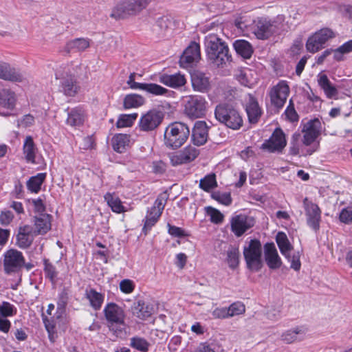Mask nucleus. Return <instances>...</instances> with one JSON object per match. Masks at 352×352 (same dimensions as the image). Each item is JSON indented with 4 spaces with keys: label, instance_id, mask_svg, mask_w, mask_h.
<instances>
[{
    "label": "nucleus",
    "instance_id": "15",
    "mask_svg": "<svg viewBox=\"0 0 352 352\" xmlns=\"http://www.w3.org/2000/svg\"><path fill=\"white\" fill-rule=\"evenodd\" d=\"M289 94V87L287 83L284 81H280L276 85L274 86L270 92V96L271 102L276 108H282Z\"/></svg>",
    "mask_w": 352,
    "mask_h": 352
},
{
    "label": "nucleus",
    "instance_id": "49",
    "mask_svg": "<svg viewBox=\"0 0 352 352\" xmlns=\"http://www.w3.org/2000/svg\"><path fill=\"white\" fill-rule=\"evenodd\" d=\"M212 198L225 206H230L232 199L230 192H214L212 194Z\"/></svg>",
    "mask_w": 352,
    "mask_h": 352
},
{
    "label": "nucleus",
    "instance_id": "22",
    "mask_svg": "<svg viewBox=\"0 0 352 352\" xmlns=\"http://www.w3.org/2000/svg\"><path fill=\"white\" fill-rule=\"evenodd\" d=\"M0 79L12 82H22L23 76L9 63L0 62Z\"/></svg>",
    "mask_w": 352,
    "mask_h": 352
},
{
    "label": "nucleus",
    "instance_id": "44",
    "mask_svg": "<svg viewBox=\"0 0 352 352\" xmlns=\"http://www.w3.org/2000/svg\"><path fill=\"white\" fill-rule=\"evenodd\" d=\"M161 214L162 213L160 212L155 211L151 208V210L148 211V214L146 217V221L143 228V232L145 234H146L147 231L149 230L152 226H153L157 223Z\"/></svg>",
    "mask_w": 352,
    "mask_h": 352
},
{
    "label": "nucleus",
    "instance_id": "7",
    "mask_svg": "<svg viewBox=\"0 0 352 352\" xmlns=\"http://www.w3.org/2000/svg\"><path fill=\"white\" fill-rule=\"evenodd\" d=\"M207 111V102L201 96H188L184 98V113L194 120L204 117Z\"/></svg>",
    "mask_w": 352,
    "mask_h": 352
},
{
    "label": "nucleus",
    "instance_id": "33",
    "mask_svg": "<svg viewBox=\"0 0 352 352\" xmlns=\"http://www.w3.org/2000/svg\"><path fill=\"white\" fill-rule=\"evenodd\" d=\"M130 135L127 134H117L112 138V146L115 151L124 153L129 146Z\"/></svg>",
    "mask_w": 352,
    "mask_h": 352
},
{
    "label": "nucleus",
    "instance_id": "63",
    "mask_svg": "<svg viewBox=\"0 0 352 352\" xmlns=\"http://www.w3.org/2000/svg\"><path fill=\"white\" fill-rule=\"evenodd\" d=\"M34 117L30 114H27L24 116L20 121H19L18 124L26 128L32 126L34 124Z\"/></svg>",
    "mask_w": 352,
    "mask_h": 352
},
{
    "label": "nucleus",
    "instance_id": "8",
    "mask_svg": "<svg viewBox=\"0 0 352 352\" xmlns=\"http://www.w3.org/2000/svg\"><path fill=\"white\" fill-rule=\"evenodd\" d=\"M151 2V0H120L116 10L122 16H134L146 10Z\"/></svg>",
    "mask_w": 352,
    "mask_h": 352
},
{
    "label": "nucleus",
    "instance_id": "34",
    "mask_svg": "<svg viewBox=\"0 0 352 352\" xmlns=\"http://www.w3.org/2000/svg\"><path fill=\"white\" fill-rule=\"evenodd\" d=\"M276 241L280 253L285 256L287 259L290 260V252L293 246L289 243L287 235L283 232H279L276 236Z\"/></svg>",
    "mask_w": 352,
    "mask_h": 352
},
{
    "label": "nucleus",
    "instance_id": "47",
    "mask_svg": "<svg viewBox=\"0 0 352 352\" xmlns=\"http://www.w3.org/2000/svg\"><path fill=\"white\" fill-rule=\"evenodd\" d=\"M138 117V113L121 115L116 122L118 128L128 127L132 126Z\"/></svg>",
    "mask_w": 352,
    "mask_h": 352
},
{
    "label": "nucleus",
    "instance_id": "53",
    "mask_svg": "<svg viewBox=\"0 0 352 352\" xmlns=\"http://www.w3.org/2000/svg\"><path fill=\"white\" fill-rule=\"evenodd\" d=\"M44 272L47 278H48L52 283H55L56 278L57 276V272L55 267L47 259L44 260Z\"/></svg>",
    "mask_w": 352,
    "mask_h": 352
},
{
    "label": "nucleus",
    "instance_id": "48",
    "mask_svg": "<svg viewBox=\"0 0 352 352\" xmlns=\"http://www.w3.org/2000/svg\"><path fill=\"white\" fill-rule=\"evenodd\" d=\"M217 186L216 177L214 174H210L200 180L199 187L204 190L208 192Z\"/></svg>",
    "mask_w": 352,
    "mask_h": 352
},
{
    "label": "nucleus",
    "instance_id": "50",
    "mask_svg": "<svg viewBox=\"0 0 352 352\" xmlns=\"http://www.w3.org/2000/svg\"><path fill=\"white\" fill-rule=\"evenodd\" d=\"M228 312L230 318L236 316L241 315L245 311V307L243 303L241 302H235L232 303L228 307Z\"/></svg>",
    "mask_w": 352,
    "mask_h": 352
},
{
    "label": "nucleus",
    "instance_id": "35",
    "mask_svg": "<svg viewBox=\"0 0 352 352\" xmlns=\"http://www.w3.org/2000/svg\"><path fill=\"white\" fill-rule=\"evenodd\" d=\"M46 174L40 173L36 175L31 177L27 182V187L32 192L37 193L41 190V186L44 182Z\"/></svg>",
    "mask_w": 352,
    "mask_h": 352
},
{
    "label": "nucleus",
    "instance_id": "20",
    "mask_svg": "<svg viewBox=\"0 0 352 352\" xmlns=\"http://www.w3.org/2000/svg\"><path fill=\"white\" fill-rule=\"evenodd\" d=\"M208 138V127L204 121L195 122L192 133V140L195 145H204Z\"/></svg>",
    "mask_w": 352,
    "mask_h": 352
},
{
    "label": "nucleus",
    "instance_id": "31",
    "mask_svg": "<svg viewBox=\"0 0 352 352\" xmlns=\"http://www.w3.org/2000/svg\"><path fill=\"white\" fill-rule=\"evenodd\" d=\"M233 47L236 54L245 59L250 58L254 52L250 43L243 39L236 40L233 43Z\"/></svg>",
    "mask_w": 352,
    "mask_h": 352
},
{
    "label": "nucleus",
    "instance_id": "3",
    "mask_svg": "<svg viewBox=\"0 0 352 352\" xmlns=\"http://www.w3.org/2000/svg\"><path fill=\"white\" fill-rule=\"evenodd\" d=\"M190 129L187 124L175 122L169 124L164 134V144L170 149L180 148L188 140Z\"/></svg>",
    "mask_w": 352,
    "mask_h": 352
},
{
    "label": "nucleus",
    "instance_id": "60",
    "mask_svg": "<svg viewBox=\"0 0 352 352\" xmlns=\"http://www.w3.org/2000/svg\"><path fill=\"white\" fill-rule=\"evenodd\" d=\"M214 318L225 319L230 318L228 307H217L212 312Z\"/></svg>",
    "mask_w": 352,
    "mask_h": 352
},
{
    "label": "nucleus",
    "instance_id": "21",
    "mask_svg": "<svg viewBox=\"0 0 352 352\" xmlns=\"http://www.w3.org/2000/svg\"><path fill=\"white\" fill-rule=\"evenodd\" d=\"M303 146L301 133H294L291 139L289 153L292 155H297L301 153L302 155H310L316 151V148H309L304 151L302 148Z\"/></svg>",
    "mask_w": 352,
    "mask_h": 352
},
{
    "label": "nucleus",
    "instance_id": "23",
    "mask_svg": "<svg viewBox=\"0 0 352 352\" xmlns=\"http://www.w3.org/2000/svg\"><path fill=\"white\" fill-rule=\"evenodd\" d=\"M252 226L248 222V218L245 215H236L231 220V230L237 236H241Z\"/></svg>",
    "mask_w": 352,
    "mask_h": 352
},
{
    "label": "nucleus",
    "instance_id": "17",
    "mask_svg": "<svg viewBox=\"0 0 352 352\" xmlns=\"http://www.w3.org/2000/svg\"><path fill=\"white\" fill-rule=\"evenodd\" d=\"M201 58L200 46L196 42H191L180 57L179 63L183 67H190Z\"/></svg>",
    "mask_w": 352,
    "mask_h": 352
},
{
    "label": "nucleus",
    "instance_id": "26",
    "mask_svg": "<svg viewBox=\"0 0 352 352\" xmlns=\"http://www.w3.org/2000/svg\"><path fill=\"white\" fill-rule=\"evenodd\" d=\"M52 216L48 214H41L35 217L34 232L37 234H45L51 229Z\"/></svg>",
    "mask_w": 352,
    "mask_h": 352
},
{
    "label": "nucleus",
    "instance_id": "4",
    "mask_svg": "<svg viewBox=\"0 0 352 352\" xmlns=\"http://www.w3.org/2000/svg\"><path fill=\"white\" fill-rule=\"evenodd\" d=\"M214 116L220 123L233 130H238L243 125L239 112L230 104H218L214 109Z\"/></svg>",
    "mask_w": 352,
    "mask_h": 352
},
{
    "label": "nucleus",
    "instance_id": "40",
    "mask_svg": "<svg viewBox=\"0 0 352 352\" xmlns=\"http://www.w3.org/2000/svg\"><path fill=\"white\" fill-rule=\"evenodd\" d=\"M141 90L153 96H164L168 90L155 83H144Z\"/></svg>",
    "mask_w": 352,
    "mask_h": 352
},
{
    "label": "nucleus",
    "instance_id": "43",
    "mask_svg": "<svg viewBox=\"0 0 352 352\" xmlns=\"http://www.w3.org/2000/svg\"><path fill=\"white\" fill-rule=\"evenodd\" d=\"M104 197L109 206L111 207L113 212L120 213L124 211V206L122 205V203L118 197H114L113 195L109 192L107 193Z\"/></svg>",
    "mask_w": 352,
    "mask_h": 352
},
{
    "label": "nucleus",
    "instance_id": "13",
    "mask_svg": "<svg viewBox=\"0 0 352 352\" xmlns=\"http://www.w3.org/2000/svg\"><path fill=\"white\" fill-rule=\"evenodd\" d=\"M199 155V151L192 146H187L182 150L169 154L172 166H177L194 161Z\"/></svg>",
    "mask_w": 352,
    "mask_h": 352
},
{
    "label": "nucleus",
    "instance_id": "46",
    "mask_svg": "<svg viewBox=\"0 0 352 352\" xmlns=\"http://www.w3.org/2000/svg\"><path fill=\"white\" fill-rule=\"evenodd\" d=\"M227 262L232 269L236 268L239 262V251L234 247H230L227 251Z\"/></svg>",
    "mask_w": 352,
    "mask_h": 352
},
{
    "label": "nucleus",
    "instance_id": "41",
    "mask_svg": "<svg viewBox=\"0 0 352 352\" xmlns=\"http://www.w3.org/2000/svg\"><path fill=\"white\" fill-rule=\"evenodd\" d=\"M28 227L20 228L19 232L16 236L17 244L20 248H25L29 247L32 242V239L28 234Z\"/></svg>",
    "mask_w": 352,
    "mask_h": 352
},
{
    "label": "nucleus",
    "instance_id": "11",
    "mask_svg": "<svg viewBox=\"0 0 352 352\" xmlns=\"http://www.w3.org/2000/svg\"><path fill=\"white\" fill-rule=\"evenodd\" d=\"M25 264L22 253L16 250H9L4 254L3 269L6 274L16 273Z\"/></svg>",
    "mask_w": 352,
    "mask_h": 352
},
{
    "label": "nucleus",
    "instance_id": "52",
    "mask_svg": "<svg viewBox=\"0 0 352 352\" xmlns=\"http://www.w3.org/2000/svg\"><path fill=\"white\" fill-rule=\"evenodd\" d=\"M131 346L142 352L148 351V343L144 338L134 337L131 339Z\"/></svg>",
    "mask_w": 352,
    "mask_h": 352
},
{
    "label": "nucleus",
    "instance_id": "39",
    "mask_svg": "<svg viewBox=\"0 0 352 352\" xmlns=\"http://www.w3.org/2000/svg\"><path fill=\"white\" fill-rule=\"evenodd\" d=\"M144 103V99L138 94H128L124 99V108L131 109L137 108L142 106Z\"/></svg>",
    "mask_w": 352,
    "mask_h": 352
},
{
    "label": "nucleus",
    "instance_id": "24",
    "mask_svg": "<svg viewBox=\"0 0 352 352\" xmlns=\"http://www.w3.org/2000/svg\"><path fill=\"white\" fill-rule=\"evenodd\" d=\"M91 40L88 38H78L68 41L65 46L67 53L82 52L90 47Z\"/></svg>",
    "mask_w": 352,
    "mask_h": 352
},
{
    "label": "nucleus",
    "instance_id": "14",
    "mask_svg": "<svg viewBox=\"0 0 352 352\" xmlns=\"http://www.w3.org/2000/svg\"><path fill=\"white\" fill-rule=\"evenodd\" d=\"M303 207L307 217V225L317 232L320 229L321 210L317 204L309 200L307 197L303 199Z\"/></svg>",
    "mask_w": 352,
    "mask_h": 352
},
{
    "label": "nucleus",
    "instance_id": "1",
    "mask_svg": "<svg viewBox=\"0 0 352 352\" xmlns=\"http://www.w3.org/2000/svg\"><path fill=\"white\" fill-rule=\"evenodd\" d=\"M204 45L207 58L213 65L223 67L231 62L228 46L217 33H208L205 36Z\"/></svg>",
    "mask_w": 352,
    "mask_h": 352
},
{
    "label": "nucleus",
    "instance_id": "29",
    "mask_svg": "<svg viewBox=\"0 0 352 352\" xmlns=\"http://www.w3.org/2000/svg\"><path fill=\"white\" fill-rule=\"evenodd\" d=\"M245 109L250 122L256 123L261 116V109L257 100L252 95L249 96V100Z\"/></svg>",
    "mask_w": 352,
    "mask_h": 352
},
{
    "label": "nucleus",
    "instance_id": "56",
    "mask_svg": "<svg viewBox=\"0 0 352 352\" xmlns=\"http://www.w3.org/2000/svg\"><path fill=\"white\" fill-rule=\"evenodd\" d=\"M339 219L346 224L352 223V208H343L340 213Z\"/></svg>",
    "mask_w": 352,
    "mask_h": 352
},
{
    "label": "nucleus",
    "instance_id": "64",
    "mask_svg": "<svg viewBox=\"0 0 352 352\" xmlns=\"http://www.w3.org/2000/svg\"><path fill=\"white\" fill-rule=\"evenodd\" d=\"M135 73H131L129 77V79L127 80V84L130 87V88L133 89H142V87L144 83L137 82L135 81Z\"/></svg>",
    "mask_w": 352,
    "mask_h": 352
},
{
    "label": "nucleus",
    "instance_id": "5",
    "mask_svg": "<svg viewBox=\"0 0 352 352\" xmlns=\"http://www.w3.org/2000/svg\"><path fill=\"white\" fill-rule=\"evenodd\" d=\"M104 314L109 323V329L117 336H120L125 329V315L123 309L114 302H109L105 306Z\"/></svg>",
    "mask_w": 352,
    "mask_h": 352
},
{
    "label": "nucleus",
    "instance_id": "37",
    "mask_svg": "<svg viewBox=\"0 0 352 352\" xmlns=\"http://www.w3.org/2000/svg\"><path fill=\"white\" fill-rule=\"evenodd\" d=\"M36 147L31 136H27L23 144V153L28 162H34Z\"/></svg>",
    "mask_w": 352,
    "mask_h": 352
},
{
    "label": "nucleus",
    "instance_id": "51",
    "mask_svg": "<svg viewBox=\"0 0 352 352\" xmlns=\"http://www.w3.org/2000/svg\"><path fill=\"white\" fill-rule=\"evenodd\" d=\"M168 199V195L166 192L160 193L155 201L154 206L151 208L153 210L162 213L164 206Z\"/></svg>",
    "mask_w": 352,
    "mask_h": 352
},
{
    "label": "nucleus",
    "instance_id": "16",
    "mask_svg": "<svg viewBox=\"0 0 352 352\" xmlns=\"http://www.w3.org/2000/svg\"><path fill=\"white\" fill-rule=\"evenodd\" d=\"M286 144L287 141L284 132L281 129L276 128L270 138L262 144L261 148L271 153L281 152Z\"/></svg>",
    "mask_w": 352,
    "mask_h": 352
},
{
    "label": "nucleus",
    "instance_id": "19",
    "mask_svg": "<svg viewBox=\"0 0 352 352\" xmlns=\"http://www.w3.org/2000/svg\"><path fill=\"white\" fill-rule=\"evenodd\" d=\"M264 256L270 269L276 270L281 266L282 261L274 243H267L264 245Z\"/></svg>",
    "mask_w": 352,
    "mask_h": 352
},
{
    "label": "nucleus",
    "instance_id": "57",
    "mask_svg": "<svg viewBox=\"0 0 352 352\" xmlns=\"http://www.w3.org/2000/svg\"><path fill=\"white\" fill-rule=\"evenodd\" d=\"M135 285L131 280L124 279L120 283V289L124 294H130L133 292Z\"/></svg>",
    "mask_w": 352,
    "mask_h": 352
},
{
    "label": "nucleus",
    "instance_id": "38",
    "mask_svg": "<svg viewBox=\"0 0 352 352\" xmlns=\"http://www.w3.org/2000/svg\"><path fill=\"white\" fill-rule=\"evenodd\" d=\"M84 113L80 109H74L68 113L67 123L72 126H80L84 122Z\"/></svg>",
    "mask_w": 352,
    "mask_h": 352
},
{
    "label": "nucleus",
    "instance_id": "30",
    "mask_svg": "<svg viewBox=\"0 0 352 352\" xmlns=\"http://www.w3.org/2000/svg\"><path fill=\"white\" fill-rule=\"evenodd\" d=\"M318 83L328 98H332L338 95L336 87L331 82L326 74L321 73L318 74Z\"/></svg>",
    "mask_w": 352,
    "mask_h": 352
},
{
    "label": "nucleus",
    "instance_id": "25",
    "mask_svg": "<svg viewBox=\"0 0 352 352\" xmlns=\"http://www.w3.org/2000/svg\"><path fill=\"white\" fill-rule=\"evenodd\" d=\"M191 82L193 89L199 92H206L210 87L208 77L200 72L196 71L191 74Z\"/></svg>",
    "mask_w": 352,
    "mask_h": 352
},
{
    "label": "nucleus",
    "instance_id": "32",
    "mask_svg": "<svg viewBox=\"0 0 352 352\" xmlns=\"http://www.w3.org/2000/svg\"><path fill=\"white\" fill-rule=\"evenodd\" d=\"M85 296L89 300L90 306L96 311L100 309L104 300V295L94 289H86Z\"/></svg>",
    "mask_w": 352,
    "mask_h": 352
},
{
    "label": "nucleus",
    "instance_id": "42",
    "mask_svg": "<svg viewBox=\"0 0 352 352\" xmlns=\"http://www.w3.org/2000/svg\"><path fill=\"white\" fill-rule=\"evenodd\" d=\"M304 333L305 331L302 328L296 327L284 332L281 336V339L285 342L290 344L297 340L299 335H302Z\"/></svg>",
    "mask_w": 352,
    "mask_h": 352
},
{
    "label": "nucleus",
    "instance_id": "27",
    "mask_svg": "<svg viewBox=\"0 0 352 352\" xmlns=\"http://www.w3.org/2000/svg\"><path fill=\"white\" fill-rule=\"evenodd\" d=\"M159 81L170 87L177 88L184 85L186 82L184 75L178 73L175 74H162L159 78Z\"/></svg>",
    "mask_w": 352,
    "mask_h": 352
},
{
    "label": "nucleus",
    "instance_id": "54",
    "mask_svg": "<svg viewBox=\"0 0 352 352\" xmlns=\"http://www.w3.org/2000/svg\"><path fill=\"white\" fill-rule=\"evenodd\" d=\"M207 214L210 217V220L214 223H220L223 220V215L221 212L211 206L206 208Z\"/></svg>",
    "mask_w": 352,
    "mask_h": 352
},
{
    "label": "nucleus",
    "instance_id": "18",
    "mask_svg": "<svg viewBox=\"0 0 352 352\" xmlns=\"http://www.w3.org/2000/svg\"><path fill=\"white\" fill-rule=\"evenodd\" d=\"M56 80H60V91L68 96H74L77 92V86L74 77L67 73L65 75L57 72L56 73Z\"/></svg>",
    "mask_w": 352,
    "mask_h": 352
},
{
    "label": "nucleus",
    "instance_id": "10",
    "mask_svg": "<svg viewBox=\"0 0 352 352\" xmlns=\"http://www.w3.org/2000/svg\"><path fill=\"white\" fill-rule=\"evenodd\" d=\"M164 116L163 112L156 109L147 111L140 119L138 123L140 130L145 132L155 130L162 122Z\"/></svg>",
    "mask_w": 352,
    "mask_h": 352
},
{
    "label": "nucleus",
    "instance_id": "61",
    "mask_svg": "<svg viewBox=\"0 0 352 352\" xmlns=\"http://www.w3.org/2000/svg\"><path fill=\"white\" fill-rule=\"evenodd\" d=\"M291 263L290 267L295 271H298L300 269L301 263L300 261L299 252L294 253L292 256L290 255V260L287 259Z\"/></svg>",
    "mask_w": 352,
    "mask_h": 352
},
{
    "label": "nucleus",
    "instance_id": "36",
    "mask_svg": "<svg viewBox=\"0 0 352 352\" xmlns=\"http://www.w3.org/2000/svg\"><path fill=\"white\" fill-rule=\"evenodd\" d=\"M15 98L14 92L9 89L0 91V107L12 109L14 106Z\"/></svg>",
    "mask_w": 352,
    "mask_h": 352
},
{
    "label": "nucleus",
    "instance_id": "28",
    "mask_svg": "<svg viewBox=\"0 0 352 352\" xmlns=\"http://www.w3.org/2000/svg\"><path fill=\"white\" fill-rule=\"evenodd\" d=\"M155 311L153 305L146 303L142 300H138L133 308V314L142 320L150 317Z\"/></svg>",
    "mask_w": 352,
    "mask_h": 352
},
{
    "label": "nucleus",
    "instance_id": "62",
    "mask_svg": "<svg viewBox=\"0 0 352 352\" xmlns=\"http://www.w3.org/2000/svg\"><path fill=\"white\" fill-rule=\"evenodd\" d=\"M13 219L12 212L9 210L2 211L0 214V223L3 226L8 225Z\"/></svg>",
    "mask_w": 352,
    "mask_h": 352
},
{
    "label": "nucleus",
    "instance_id": "6",
    "mask_svg": "<svg viewBox=\"0 0 352 352\" xmlns=\"http://www.w3.org/2000/svg\"><path fill=\"white\" fill-rule=\"evenodd\" d=\"M243 256L248 269L258 272L263 267L262 245L258 239H251L243 248Z\"/></svg>",
    "mask_w": 352,
    "mask_h": 352
},
{
    "label": "nucleus",
    "instance_id": "9",
    "mask_svg": "<svg viewBox=\"0 0 352 352\" xmlns=\"http://www.w3.org/2000/svg\"><path fill=\"white\" fill-rule=\"evenodd\" d=\"M321 131V122L318 119H314L309 120L303 124L302 128V144L305 146H309L311 148H316L315 146V142L318 136L320 135Z\"/></svg>",
    "mask_w": 352,
    "mask_h": 352
},
{
    "label": "nucleus",
    "instance_id": "12",
    "mask_svg": "<svg viewBox=\"0 0 352 352\" xmlns=\"http://www.w3.org/2000/svg\"><path fill=\"white\" fill-rule=\"evenodd\" d=\"M335 36L333 32L329 28H322L310 36L306 43L307 51L315 53L321 50L325 43Z\"/></svg>",
    "mask_w": 352,
    "mask_h": 352
},
{
    "label": "nucleus",
    "instance_id": "59",
    "mask_svg": "<svg viewBox=\"0 0 352 352\" xmlns=\"http://www.w3.org/2000/svg\"><path fill=\"white\" fill-rule=\"evenodd\" d=\"M168 228V233L175 237H183L188 236V234L185 232L184 230H182L181 228L172 226L170 223H168L167 225Z\"/></svg>",
    "mask_w": 352,
    "mask_h": 352
},
{
    "label": "nucleus",
    "instance_id": "2",
    "mask_svg": "<svg viewBox=\"0 0 352 352\" xmlns=\"http://www.w3.org/2000/svg\"><path fill=\"white\" fill-rule=\"evenodd\" d=\"M288 28L285 16L283 14H278L273 19L258 18L254 22L252 30L258 39L266 40L274 34H280L287 31Z\"/></svg>",
    "mask_w": 352,
    "mask_h": 352
},
{
    "label": "nucleus",
    "instance_id": "55",
    "mask_svg": "<svg viewBox=\"0 0 352 352\" xmlns=\"http://www.w3.org/2000/svg\"><path fill=\"white\" fill-rule=\"evenodd\" d=\"M285 116L290 122H296L298 120V115L295 110L294 104L292 100H289V104L287 106L285 111Z\"/></svg>",
    "mask_w": 352,
    "mask_h": 352
},
{
    "label": "nucleus",
    "instance_id": "58",
    "mask_svg": "<svg viewBox=\"0 0 352 352\" xmlns=\"http://www.w3.org/2000/svg\"><path fill=\"white\" fill-rule=\"evenodd\" d=\"M12 315L13 306L8 302H3L2 305H0V317L6 318Z\"/></svg>",
    "mask_w": 352,
    "mask_h": 352
},
{
    "label": "nucleus",
    "instance_id": "45",
    "mask_svg": "<svg viewBox=\"0 0 352 352\" xmlns=\"http://www.w3.org/2000/svg\"><path fill=\"white\" fill-rule=\"evenodd\" d=\"M171 25L170 19L167 16L160 17L155 22L153 30L159 35H163Z\"/></svg>",
    "mask_w": 352,
    "mask_h": 352
}]
</instances>
